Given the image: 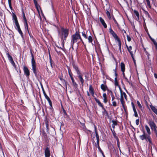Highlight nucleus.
Instances as JSON below:
<instances>
[{"instance_id":"f257e3e1","label":"nucleus","mask_w":157,"mask_h":157,"mask_svg":"<svg viewBox=\"0 0 157 157\" xmlns=\"http://www.w3.org/2000/svg\"><path fill=\"white\" fill-rule=\"evenodd\" d=\"M81 41L83 43L82 40L79 34V32L76 31L75 34L71 36V46L73 48L75 43L78 42H80Z\"/></svg>"},{"instance_id":"f03ea898","label":"nucleus","mask_w":157,"mask_h":157,"mask_svg":"<svg viewBox=\"0 0 157 157\" xmlns=\"http://www.w3.org/2000/svg\"><path fill=\"white\" fill-rule=\"evenodd\" d=\"M69 30L67 29L62 28L61 32L59 33V36L61 37L62 45L63 48L64 47V41L66 40L67 37L68 36Z\"/></svg>"},{"instance_id":"7ed1b4c3","label":"nucleus","mask_w":157,"mask_h":157,"mask_svg":"<svg viewBox=\"0 0 157 157\" xmlns=\"http://www.w3.org/2000/svg\"><path fill=\"white\" fill-rule=\"evenodd\" d=\"M31 54L32 59H31V63H32V70L33 71V72L35 74V76H37L36 69V63L35 62V60L34 58L33 55V54L32 52L31 51Z\"/></svg>"},{"instance_id":"20e7f679","label":"nucleus","mask_w":157,"mask_h":157,"mask_svg":"<svg viewBox=\"0 0 157 157\" xmlns=\"http://www.w3.org/2000/svg\"><path fill=\"white\" fill-rule=\"evenodd\" d=\"M143 134L142 135L140 136V138L143 140H145L147 141H148L149 142L150 144H152V141L150 136L149 135H147V134H145V132L144 130L143 131Z\"/></svg>"},{"instance_id":"39448f33","label":"nucleus","mask_w":157,"mask_h":157,"mask_svg":"<svg viewBox=\"0 0 157 157\" xmlns=\"http://www.w3.org/2000/svg\"><path fill=\"white\" fill-rule=\"evenodd\" d=\"M96 102L98 103V105L100 106L102 108V109H103L104 111L102 112L103 113H107V112L103 106V105L102 104V103L100 102V101L96 98H94Z\"/></svg>"},{"instance_id":"423d86ee","label":"nucleus","mask_w":157,"mask_h":157,"mask_svg":"<svg viewBox=\"0 0 157 157\" xmlns=\"http://www.w3.org/2000/svg\"><path fill=\"white\" fill-rule=\"evenodd\" d=\"M109 31L110 33L114 37L115 40H117V41L120 40L119 38H118L117 34L113 31L111 28L109 29Z\"/></svg>"},{"instance_id":"0eeeda50","label":"nucleus","mask_w":157,"mask_h":157,"mask_svg":"<svg viewBox=\"0 0 157 157\" xmlns=\"http://www.w3.org/2000/svg\"><path fill=\"white\" fill-rule=\"evenodd\" d=\"M6 55L7 56L9 60L10 61L12 65L14 67H15V63L13 60L12 57L9 54L8 52H6Z\"/></svg>"},{"instance_id":"6e6552de","label":"nucleus","mask_w":157,"mask_h":157,"mask_svg":"<svg viewBox=\"0 0 157 157\" xmlns=\"http://www.w3.org/2000/svg\"><path fill=\"white\" fill-rule=\"evenodd\" d=\"M148 123L150 126L151 129H153V128H155L156 127L154 121H152L151 120H149L148 121Z\"/></svg>"},{"instance_id":"1a4fd4ad","label":"nucleus","mask_w":157,"mask_h":157,"mask_svg":"<svg viewBox=\"0 0 157 157\" xmlns=\"http://www.w3.org/2000/svg\"><path fill=\"white\" fill-rule=\"evenodd\" d=\"M73 67L75 70L78 75L81 74V72L79 68L77 65L75 64H73Z\"/></svg>"},{"instance_id":"9d476101","label":"nucleus","mask_w":157,"mask_h":157,"mask_svg":"<svg viewBox=\"0 0 157 157\" xmlns=\"http://www.w3.org/2000/svg\"><path fill=\"white\" fill-rule=\"evenodd\" d=\"M23 71L26 77H29L30 75L29 71L28 68L25 66L23 67Z\"/></svg>"},{"instance_id":"9b49d317","label":"nucleus","mask_w":157,"mask_h":157,"mask_svg":"<svg viewBox=\"0 0 157 157\" xmlns=\"http://www.w3.org/2000/svg\"><path fill=\"white\" fill-rule=\"evenodd\" d=\"M13 19L14 20V22L15 23V25L17 28L20 27V26L17 21L16 16L15 14H13Z\"/></svg>"},{"instance_id":"f8f14e48","label":"nucleus","mask_w":157,"mask_h":157,"mask_svg":"<svg viewBox=\"0 0 157 157\" xmlns=\"http://www.w3.org/2000/svg\"><path fill=\"white\" fill-rule=\"evenodd\" d=\"M44 154L45 157H50V153L48 147H47L45 149Z\"/></svg>"},{"instance_id":"ddd939ff","label":"nucleus","mask_w":157,"mask_h":157,"mask_svg":"<svg viewBox=\"0 0 157 157\" xmlns=\"http://www.w3.org/2000/svg\"><path fill=\"white\" fill-rule=\"evenodd\" d=\"M78 77L80 81L81 84L83 86L84 80L82 77V75L81 74V73L78 75Z\"/></svg>"},{"instance_id":"4468645a","label":"nucleus","mask_w":157,"mask_h":157,"mask_svg":"<svg viewBox=\"0 0 157 157\" xmlns=\"http://www.w3.org/2000/svg\"><path fill=\"white\" fill-rule=\"evenodd\" d=\"M89 90L90 93L91 94L92 96L94 98H96L94 96V91L93 88L91 85H90L89 86Z\"/></svg>"},{"instance_id":"2eb2a0df","label":"nucleus","mask_w":157,"mask_h":157,"mask_svg":"<svg viewBox=\"0 0 157 157\" xmlns=\"http://www.w3.org/2000/svg\"><path fill=\"white\" fill-rule=\"evenodd\" d=\"M131 105H132V107L133 108V111L134 113V116L135 117H137L138 116V114L136 112V109L134 105V104L133 102H132Z\"/></svg>"},{"instance_id":"dca6fc26","label":"nucleus","mask_w":157,"mask_h":157,"mask_svg":"<svg viewBox=\"0 0 157 157\" xmlns=\"http://www.w3.org/2000/svg\"><path fill=\"white\" fill-rule=\"evenodd\" d=\"M99 20L100 22H101L102 25H103L104 27L105 28H106L107 27V26L103 19H102V18L101 17H100Z\"/></svg>"},{"instance_id":"f3484780","label":"nucleus","mask_w":157,"mask_h":157,"mask_svg":"<svg viewBox=\"0 0 157 157\" xmlns=\"http://www.w3.org/2000/svg\"><path fill=\"white\" fill-rule=\"evenodd\" d=\"M145 129L147 131V132L148 134H147V135H149L150 136V135L151 134V131H150L149 128L147 125H145Z\"/></svg>"},{"instance_id":"a211bd4d","label":"nucleus","mask_w":157,"mask_h":157,"mask_svg":"<svg viewBox=\"0 0 157 157\" xmlns=\"http://www.w3.org/2000/svg\"><path fill=\"white\" fill-rule=\"evenodd\" d=\"M44 95L45 98L48 101L50 106H52V102L49 98L47 95L46 94H45Z\"/></svg>"},{"instance_id":"6ab92c4d","label":"nucleus","mask_w":157,"mask_h":157,"mask_svg":"<svg viewBox=\"0 0 157 157\" xmlns=\"http://www.w3.org/2000/svg\"><path fill=\"white\" fill-rule=\"evenodd\" d=\"M101 88L102 90L104 92L105 91L108 87L106 85L102 84L101 86Z\"/></svg>"},{"instance_id":"aec40b11","label":"nucleus","mask_w":157,"mask_h":157,"mask_svg":"<svg viewBox=\"0 0 157 157\" xmlns=\"http://www.w3.org/2000/svg\"><path fill=\"white\" fill-rule=\"evenodd\" d=\"M103 102L105 103H106L107 102V95L105 93H104L103 94Z\"/></svg>"},{"instance_id":"412c9836","label":"nucleus","mask_w":157,"mask_h":157,"mask_svg":"<svg viewBox=\"0 0 157 157\" xmlns=\"http://www.w3.org/2000/svg\"><path fill=\"white\" fill-rule=\"evenodd\" d=\"M120 101L121 102V104L122 105V106L124 107V105L125 104V102L124 101V98H123V95H121V96L120 98Z\"/></svg>"},{"instance_id":"4be33fe9","label":"nucleus","mask_w":157,"mask_h":157,"mask_svg":"<svg viewBox=\"0 0 157 157\" xmlns=\"http://www.w3.org/2000/svg\"><path fill=\"white\" fill-rule=\"evenodd\" d=\"M134 13L135 14L137 17L136 19L137 21H138L140 19V15L138 12L136 10H134L133 11Z\"/></svg>"},{"instance_id":"5701e85b","label":"nucleus","mask_w":157,"mask_h":157,"mask_svg":"<svg viewBox=\"0 0 157 157\" xmlns=\"http://www.w3.org/2000/svg\"><path fill=\"white\" fill-rule=\"evenodd\" d=\"M121 71L124 72L125 71V65L124 63L122 62L121 63Z\"/></svg>"},{"instance_id":"b1692460","label":"nucleus","mask_w":157,"mask_h":157,"mask_svg":"<svg viewBox=\"0 0 157 157\" xmlns=\"http://www.w3.org/2000/svg\"><path fill=\"white\" fill-rule=\"evenodd\" d=\"M17 30L19 33H20V34L21 35V36L23 38V34L20 27L17 28Z\"/></svg>"},{"instance_id":"393cba45","label":"nucleus","mask_w":157,"mask_h":157,"mask_svg":"<svg viewBox=\"0 0 157 157\" xmlns=\"http://www.w3.org/2000/svg\"><path fill=\"white\" fill-rule=\"evenodd\" d=\"M17 30L19 33H20V34L21 35V36L23 38V34L20 27L17 28Z\"/></svg>"},{"instance_id":"a878e982","label":"nucleus","mask_w":157,"mask_h":157,"mask_svg":"<svg viewBox=\"0 0 157 157\" xmlns=\"http://www.w3.org/2000/svg\"><path fill=\"white\" fill-rule=\"evenodd\" d=\"M17 30L19 33H20V34L21 35V36L23 38V34L20 27L17 28Z\"/></svg>"},{"instance_id":"bb28decb","label":"nucleus","mask_w":157,"mask_h":157,"mask_svg":"<svg viewBox=\"0 0 157 157\" xmlns=\"http://www.w3.org/2000/svg\"><path fill=\"white\" fill-rule=\"evenodd\" d=\"M128 50L130 54L131 55H133L132 52L131 51V50L132 49V47L131 46H129V47H128V46H127Z\"/></svg>"},{"instance_id":"cd10ccee","label":"nucleus","mask_w":157,"mask_h":157,"mask_svg":"<svg viewBox=\"0 0 157 157\" xmlns=\"http://www.w3.org/2000/svg\"><path fill=\"white\" fill-rule=\"evenodd\" d=\"M87 39L89 41V43H91L92 44H93V43H92L93 41V38H92V37L91 36H89L88 37Z\"/></svg>"},{"instance_id":"c85d7f7f","label":"nucleus","mask_w":157,"mask_h":157,"mask_svg":"<svg viewBox=\"0 0 157 157\" xmlns=\"http://www.w3.org/2000/svg\"><path fill=\"white\" fill-rule=\"evenodd\" d=\"M112 122L113 123V124H112V126L113 128H114L115 125H117V122L116 121L113 120L112 121Z\"/></svg>"},{"instance_id":"c756f323","label":"nucleus","mask_w":157,"mask_h":157,"mask_svg":"<svg viewBox=\"0 0 157 157\" xmlns=\"http://www.w3.org/2000/svg\"><path fill=\"white\" fill-rule=\"evenodd\" d=\"M118 42V45L119 46V48L120 50V51L121 52V40H119L117 41Z\"/></svg>"},{"instance_id":"7c9ffc66","label":"nucleus","mask_w":157,"mask_h":157,"mask_svg":"<svg viewBox=\"0 0 157 157\" xmlns=\"http://www.w3.org/2000/svg\"><path fill=\"white\" fill-rule=\"evenodd\" d=\"M114 84L116 86H118V83L117 80V77H116L114 78Z\"/></svg>"},{"instance_id":"2f4dec72","label":"nucleus","mask_w":157,"mask_h":157,"mask_svg":"<svg viewBox=\"0 0 157 157\" xmlns=\"http://www.w3.org/2000/svg\"><path fill=\"white\" fill-rule=\"evenodd\" d=\"M60 79L61 81H62V82L63 83V84H64V86H65L66 87H67L66 81L64 79H63L62 78H60Z\"/></svg>"},{"instance_id":"473e14b6","label":"nucleus","mask_w":157,"mask_h":157,"mask_svg":"<svg viewBox=\"0 0 157 157\" xmlns=\"http://www.w3.org/2000/svg\"><path fill=\"white\" fill-rule=\"evenodd\" d=\"M24 25L25 26V29H27V30H28V24L27 22V20H26V21H24Z\"/></svg>"},{"instance_id":"72a5a7b5","label":"nucleus","mask_w":157,"mask_h":157,"mask_svg":"<svg viewBox=\"0 0 157 157\" xmlns=\"http://www.w3.org/2000/svg\"><path fill=\"white\" fill-rule=\"evenodd\" d=\"M106 15L108 18L110 19L111 18V14L110 12L108 11H107L106 12Z\"/></svg>"},{"instance_id":"f704fd0d","label":"nucleus","mask_w":157,"mask_h":157,"mask_svg":"<svg viewBox=\"0 0 157 157\" xmlns=\"http://www.w3.org/2000/svg\"><path fill=\"white\" fill-rule=\"evenodd\" d=\"M111 130L112 131H113L112 129H111ZM113 132V136L114 137V138H115L116 140H117V139H118V137L116 135V134L115 132L114 131V130H113V132Z\"/></svg>"},{"instance_id":"c9c22d12","label":"nucleus","mask_w":157,"mask_h":157,"mask_svg":"<svg viewBox=\"0 0 157 157\" xmlns=\"http://www.w3.org/2000/svg\"><path fill=\"white\" fill-rule=\"evenodd\" d=\"M95 134H96V139H99V136L97 133V131L96 128V127H95Z\"/></svg>"},{"instance_id":"e433bc0d","label":"nucleus","mask_w":157,"mask_h":157,"mask_svg":"<svg viewBox=\"0 0 157 157\" xmlns=\"http://www.w3.org/2000/svg\"><path fill=\"white\" fill-rule=\"evenodd\" d=\"M144 13L148 17H149V18L150 17V16L149 14V13H148V12L147 11L144 10Z\"/></svg>"},{"instance_id":"4c0bfd02","label":"nucleus","mask_w":157,"mask_h":157,"mask_svg":"<svg viewBox=\"0 0 157 157\" xmlns=\"http://www.w3.org/2000/svg\"><path fill=\"white\" fill-rule=\"evenodd\" d=\"M72 83L73 86L74 87H75V88H77L78 86V85L76 83V82H72Z\"/></svg>"},{"instance_id":"58836bf2","label":"nucleus","mask_w":157,"mask_h":157,"mask_svg":"<svg viewBox=\"0 0 157 157\" xmlns=\"http://www.w3.org/2000/svg\"><path fill=\"white\" fill-rule=\"evenodd\" d=\"M112 101V105L114 107H116L117 106V103L116 101Z\"/></svg>"},{"instance_id":"ea45409f","label":"nucleus","mask_w":157,"mask_h":157,"mask_svg":"<svg viewBox=\"0 0 157 157\" xmlns=\"http://www.w3.org/2000/svg\"><path fill=\"white\" fill-rule=\"evenodd\" d=\"M68 74L70 76H72V74L71 71V70L70 68H68Z\"/></svg>"},{"instance_id":"a19ab883","label":"nucleus","mask_w":157,"mask_h":157,"mask_svg":"<svg viewBox=\"0 0 157 157\" xmlns=\"http://www.w3.org/2000/svg\"><path fill=\"white\" fill-rule=\"evenodd\" d=\"M22 15H23V19L24 21H26V20H27V19H26V18L25 15V13L23 11H22Z\"/></svg>"},{"instance_id":"79ce46f5","label":"nucleus","mask_w":157,"mask_h":157,"mask_svg":"<svg viewBox=\"0 0 157 157\" xmlns=\"http://www.w3.org/2000/svg\"><path fill=\"white\" fill-rule=\"evenodd\" d=\"M137 104L139 107L140 109H141L142 108V106L141 104H140V102L138 101H137Z\"/></svg>"},{"instance_id":"37998d69","label":"nucleus","mask_w":157,"mask_h":157,"mask_svg":"<svg viewBox=\"0 0 157 157\" xmlns=\"http://www.w3.org/2000/svg\"><path fill=\"white\" fill-rule=\"evenodd\" d=\"M153 42V43L154 44L155 46V48L156 47V46H157V43L155 41V39H153V40H151Z\"/></svg>"},{"instance_id":"c03bdc74","label":"nucleus","mask_w":157,"mask_h":157,"mask_svg":"<svg viewBox=\"0 0 157 157\" xmlns=\"http://www.w3.org/2000/svg\"><path fill=\"white\" fill-rule=\"evenodd\" d=\"M111 96L112 97V101H113L115 99V97L113 95V92H111Z\"/></svg>"},{"instance_id":"a18cd8bd","label":"nucleus","mask_w":157,"mask_h":157,"mask_svg":"<svg viewBox=\"0 0 157 157\" xmlns=\"http://www.w3.org/2000/svg\"><path fill=\"white\" fill-rule=\"evenodd\" d=\"M82 36L86 39L87 38V36L86 34L85 33V32H83L82 33Z\"/></svg>"},{"instance_id":"49530a36","label":"nucleus","mask_w":157,"mask_h":157,"mask_svg":"<svg viewBox=\"0 0 157 157\" xmlns=\"http://www.w3.org/2000/svg\"><path fill=\"white\" fill-rule=\"evenodd\" d=\"M117 140V145L119 148H120V142L119 139H117V140Z\"/></svg>"},{"instance_id":"de8ad7c7","label":"nucleus","mask_w":157,"mask_h":157,"mask_svg":"<svg viewBox=\"0 0 157 157\" xmlns=\"http://www.w3.org/2000/svg\"><path fill=\"white\" fill-rule=\"evenodd\" d=\"M127 37L128 41H130L131 40V37L128 35H127Z\"/></svg>"},{"instance_id":"09e8293b","label":"nucleus","mask_w":157,"mask_h":157,"mask_svg":"<svg viewBox=\"0 0 157 157\" xmlns=\"http://www.w3.org/2000/svg\"><path fill=\"white\" fill-rule=\"evenodd\" d=\"M102 74L104 76H105L107 78H108L109 77L103 71H102Z\"/></svg>"},{"instance_id":"8fccbe9b","label":"nucleus","mask_w":157,"mask_h":157,"mask_svg":"<svg viewBox=\"0 0 157 157\" xmlns=\"http://www.w3.org/2000/svg\"><path fill=\"white\" fill-rule=\"evenodd\" d=\"M136 124L137 125H138L139 123V119H137L136 121Z\"/></svg>"},{"instance_id":"3c124183","label":"nucleus","mask_w":157,"mask_h":157,"mask_svg":"<svg viewBox=\"0 0 157 157\" xmlns=\"http://www.w3.org/2000/svg\"><path fill=\"white\" fill-rule=\"evenodd\" d=\"M122 95H123L125 98L127 100V96L126 94L124 93V92H123V93L122 94Z\"/></svg>"},{"instance_id":"603ef678","label":"nucleus","mask_w":157,"mask_h":157,"mask_svg":"<svg viewBox=\"0 0 157 157\" xmlns=\"http://www.w3.org/2000/svg\"><path fill=\"white\" fill-rule=\"evenodd\" d=\"M132 59H133V62H134V63L135 64H136V60H135V59H134V56H133V55H131V56Z\"/></svg>"},{"instance_id":"864d4df0","label":"nucleus","mask_w":157,"mask_h":157,"mask_svg":"<svg viewBox=\"0 0 157 157\" xmlns=\"http://www.w3.org/2000/svg\"><path fill=\"white\" fill-rule=\"evenodd\" d=\"M113 19L115 22V23L117 25H118V23L117 22V21L116 20H115V18H114L113 17Z\"/></svg>"},{"instance_id":"5fc2aeb1","label":"nucleus","mask_w":157,"mask_h":157,"mask_svg":"<svg viewBox=\"0 0 157 157\" xmlns=\"http://www.w3.org/2000/svg\"><path fill=\"white\" fill-rule=\"evenodd\" d=\"M8 3L10 6H11V0H8Z\"/></svg>"},{"instance_id":"6e6d98bb","label":"nucleus","mask_w":157,"mask_h":157,"mask_svg":"<svg viewBox=\"0 0 157 157\" xmlns=\"http://www.w3.org/2000/svg\"><path fill=\"white\" fill-rule=\"evenodd\" d=\"M98 149L99 151L101 152V153L102 154V153H103V151H102V150L101 149V148H100V147L99 146H98Z\"/></svg>"},{"instance_id":"4d7b16f0","label":"nucleus","mask_w":157,"mask_h":157,"mask_svg":"<svg viewBox=\"0 0 157 157\" xmlns=\"http://www.w3.org/2000/svg\"><path fill=\"white\" fill-rule=\"evenodd\" d=\"M42 91H43V94H44V95H45V94H46V93H45V91H44V89L43 88V86H42Z\"/></svg>"},{"instance_id":"13d9d810","label":"nucleus","mask_w":157,"mask_h":157,"mask_svg":"<svg viewBox=\"0 0 157 157\" xmlns=\"http://www.w3.org/2000/svg\"><path fill=\"white\" fill-rule=\"evenodd\" d=\"M106 90L108 92H109V93H110L111 94V92H112V91L111 90H110L108 88H107V89Z\"/></svg>"},{"instance_id":"bf43d9fd","label":"nucleus","mask_w":157,"mask_h":157,"mask_svg":"<svg viewBox=\"0 0 157 157\" xmlns=\"http://www.w3.org/2000/svg\"><path fill=\"white\" fill-rule=\"evenodd\" d=\"M70 77L71 79L72 82H75V81H74V79L72 77V76H70Z\"/></svg>"},{"instance_id":"052dcab7","label":"nucleus","mask_w":157,"mask_h":157,"mask_svg":"<svg viewBox=\"0 0 157 157\" xmlns=\"http://www.w3.org/2000/svg\"><path fill=\"white\" fill-rule=\"evenodd\" d=\"M81 124H82V126L83 127V129L84 130L86 129V127L85 126V124L84 123H81Z\"/></svg>"},{"instance_id":"680f3d73","label":"nucleus","mask_w":157,"mask_h":157,"mask_svg":"<svg viewBox=\"0 0 157 157\" xmlns=\"http://www.w3.org/2000/svg\"><path fill=\"white\" fill-rule=\"evenodd\" d=\"M152 130H154V132L155 133L157 132V127H156L155 128H153Z\"/></svg>"},{"instance_id":"e2e57ef3","label":"nucleus","mask_w":157,"mask_h":157,"mask_svg":"<svg viewBox=\"0 0 157 157\" xmlns=\"http://www.w3.org/2000/svg\"><path fill=\"white\" fill-rule=\"evenodd\" d=\"M2 12L0 8V16H2Z\"/></svg>"},{"instance_id":"0e129e2a","label":"nucleus","mask_w":157,"mask_h":157,"mask_svg":"<svg viewBox=\"0 0 157 157\" xmlns=\"http://www.w3.org/2000/svg\"><path fill=\"white\" fill-rule=\"evenodd\" d=\"M50 64H51V67H52V58H50Z\"/></svg>"},{"instance_id":"69168bd1","label":"nucleus","mask_w":157,"mask_h":157,"mask_svg":"<svg viewBox=\"0 0 157 157\" xmlns=\"http://www.w3.org/2000/svg\"><path fill=\"white\" fill-rule=\"evenodd\" d=\"M99 139H97V144L98 145V146H99Z\"/></svg>"},{"instance_id":"338daca9","label":"nucleus","mask_w":157,"mask_h":157,"mask_svg":"<svg viewBox=\"0 0 157 157\" xmlns=\"http://www.w3.org/2000/svg\"><path fill=\"white\" fill-rule=\"evenodd\" d=\"M46 126L47 129H48V124L47 123H46Z\"/></svg>"},{"instance_id":"774afa93","label":"nucleus","mask_w":157,"mask_h":157,"mask_svg":"<svg viewBox=\"0 0 157 157\" xmlns=\"http://www.w3.org/2000/svg\"><path fill=\"white\" fill-rule=\"evenodd\" d=\"M154 75V77H155V78H157V75L155 73Z\"/></svg>"}]
</instances>
